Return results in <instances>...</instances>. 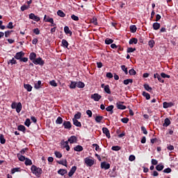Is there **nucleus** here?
Segmentation results:
<instances>
[{"label":"nucleus","mask_w":178,"mask_h":178,"mask_svg":"<svg viewBox=\"0 0 178 178\" xmlns=\"http://www.w3.org/2000/svg\"><path fill=\"white\" fill-rule=\"evenodd\" d=\"M31 170L33 175H35L37 177H40L42 173V170L35 165H33L31 168Z\"/></svg>","instance_id":"f257e3e1"},{"label":"nucleus","mask_w":178,"mask_h":178,"mask_svg":"<svg viewBox=\"0 0 178 178\" xmlns=\"http://www.w3.org/2000/svg\"><path fill=\"white\" fill-rule=\"evenodd\" d=\"M33 63H34V65H40V66H44L45 62H44L42 58L39 57L33 60Z\"/></svg>","instance_id":"f03ea898"},{"label":"nucleus","mask_w":178,"mask_h":178,"mask_svg":"<svg viewBox=\"0 0 178 178\" xmlns=\"http://www.w3.org/2000/svg\"><path fill=\"white\" fill-rule=\"evenodd\" d=\"M84 162L87 166H92V165H94V160L88 157L84 159Z\"/></svg>","instance_id":"7ed1b4c3"},{"label":"nucleus","mask_w":178,"mask_h":178,"mask_svg":"<svg viewBox=\"0 0 178 178\" xmlns=\"http://www.w3.org/2000/svg\"><path fill=\"white\" fill-rule=\"evenodd\" d=\"M90 98L91 99H94L95 101L98 102L101 98H102V96H101L98 93H95L93 95H91Z\"/></svg>","instance_id":"20e7f679"},{"label":"nucleus","mask_w":178,"mask_h":178,"mask_svg":"<svg viewBox=\"0 0 178 178\" xmlns=\"http://www.w3.org/2000/svg\"><path fill=\"white\" fill-rule=\"evenodd\" d=\"M24 55H25L24 52L19 51V52L16 53L14 58L15 59H17V60H20L22 59V58H23V56H24Z\"/></svg>","instance_id":"39448f33"},{"label":"nucleus","mask_w":178,"mask_h":178,"mask_svg":"<svg viewBox=\"0 0 178 178\" xmlns=\"http://www.w3.org/2000/svg\"><path fill=\"white\" fill-rule=\"evenodd\" d=\"M111 168V164L106 163V161H104L101 163V168L105 169V170H108Z\"/></svg>","instance_id":"423d86ee"},{"label":"nucleus","mask_w":178,"mask_h":178,"mask_svg":"<svg viewBox=\"0 0 178 178\" xmlns=\"http://www.w3.org/2000/svg\"><path fill=\"white\" fill-rule=\"evenodd\" d=\"M76 170H77V167L76 165L72 166L68 172L69 177H72L76 173Z\"/></svg>","instance_id":"0eeeda50"},{"label":"nucleus","mask_w":178,"mask_h":178,"mask_svg":"<svg viewBox=\"0 0 178 178\" xmlns=\"http://www.w3.org/2000/svg\"><path fill=\"white\" fill-rule=\"evenodd\" d=\"M63 126L64 127V129H67L68 130L72 129V123L70 121H64Z\"/></svg>","instance_id":"6e6552de"},{"label":"nucleus","mask_w":178,"mask_h":178,"mask_svg":"<svg viewBox=\"0 0 178 178\" xmlns=\"http://www.w3.org/2000/svg\"><path fill=\"white\" fill-rule=\"evenodd\" d=\"M29 19L34 20L35 22H40V17L36 16L34 13H31L29 15Z\"/></svg>","instance_id":"1a4fd4ad"},{"label":"nucleus","mask_w":178,"mask_h":178,"mask_svg":"<svg viewBox=\"0 0 178 178\" xmlns=\"http://www.w3.org/2000/svg\"><path fill=\"white\" fill-rule=\"evenodd\" d=\"M175 104L173 102H163V106L165 109L168 108H172V106H174Z\"/></svg>","instance_id":"9d476101"},{"label":"nucleus","mask_w":178,"mask_h":178,"mask_svg":"<svg viewBox=\"0 0 178 178\" xmlns=\"http://www.w3.org/2000/svg\"><path fill=\"white\" fill-rule=\"evenodd\" d=\"M102 131H103L104 134L106 135V137H107V138H109L111 137V133L109 132V129H108V128L103 127Z\"/></svg>","instance_id":"9b49d317"},{"label":"nucleus","mask_w":178,"mask_h":178,"mask_svg":"<svg viewBox=\"0 0 178 178\" xmlns=\"http://www.w3.org/2000/svg\"><path fill=\"white\" fill-rule=\"evenodd\" d=\"M68 141H70V144H74L77 143V137L72 136L68 138Z\"/></svg>","instance_id":"f8f14e48"},{"label":"nucleus","mask_w":178,"mask_h":178,"mask_svg":"<svg viewBox=\"0 0 178 178\" xmlns=\"http://www.w3.org/2000/svg\"><path fill=\"white\" fill-rule=\"evenodd\" d=\"M154 79H157L160 83H164L165 81L162 79V76L159 74L156 73L154 74Z\"/></svg>","instance_id":"ddd939ff"},{"label":"nucleus","mask_w":178,"mask_h":178,"mask_svg":"<svg viewBox=\"0 0 178 178\" xmlns=\"http://www.w3.org/2000/svg\"><path fill=\"white\" fill-rule=\"evenodd\" d=\"M41 87H42L41 81H38L37 83H35L34 88H35V90H40Z\"/></svg>","instance_id":"4468645a"},{"label":"nucleus","mask_w":178,"mask_h":178,"mask_svg":"<svg viewBox=\"0 0 178 178\" xmlns=\"http://www.w3.org/2000/svg\"><path fill=\"white\" fill-rule=\"evenodd\" d=\"M17 156L19 161H20L21 162H24V161H26V156L20 154V153H18L17 154Z\"/></svg>","instance_id":"2eb2a0df"},{"label":"nucleus","mask_w":178,"mask_h":178,"mask_svg":"<svg viewBox=\"0 0 178 178\" xmlns=\"http://www.w3.org/2000/svg\"><path fill=\"white\" fill-rule=\"evenodd\" d=\"M113 105H111V106H108V107L106 108V111L107 112H110V114L111 115H113Z\"/></svg>","instance_id":"dca6fc26"},{"label":"nucleus","mask_w":178,"mask_h":178,"mask_svg":"<svg viewBox=\"0 0 178 178\" xmlns=\"http://www.w3.org/2000/svg\"><path fill=\"white\" fill-rule=\"evenodd\" d=\"M74 151H76V152H81V151H83V146L80 145H76L74 147Z\"/></svg>","instance_id":"f3484780"},{"label":"nucleus","mask_w":178,"mask_h":178,"mask_svg":"<svg viewBox=\"0 0 178 178\" xmlns=\"http://www.w3.org/2000/svg\"><path fill=\"white\" fill-rule=\"evenodd\" d=\"M73 124L76 127H81V122H79L76 119H72Z\"/></svg>","instance_id":"a211bd4d"},{"label":"nucleus","mask_w":178,"mask_h":178,"mask_svg":"<svg viewBox=\"0 0 178 178\" xmlns=\"http://www.w3.org/2000/svg\"><path fill=\"white\" fill-rule=\"evenodd\" d=\"M24 88L25 90H26L29 92H31V90H33V86H31V85H30V84H24Z\"/></svg>","instance_id":"6ab92c4d"},{"label":"nucleus","mask_w":178,"mask_h":178,"mask_svg":"<svg viewBox=\"0 0 178 178\" xmlns=\"http://www.w3.org/2000/svg\"><path fill=\"white\" fill-rule=\"evenodd\" d=\"M35 58H37V54H35V53L32 52L30 54L29 59L32 60V62H34V60H35Z\"/></svg>","instance_id":"aec40b11"},{"label":"nucleus","mask_w":178,"mask_h":178,"mask_svg":"<svg viewBox=\"0 0 178 178\" xmlns=\"http://www.w3.org/2000/svg\"><path fill=\"white\" fill-rule=\"evenodd\" d=\"M116 106L118 109H120L121 111H124V109H126V106L120 104V102L116 103Z\"/></svg>","instance_id":"412c9836"},{"label":"nucleus","mask_w":178,"mask_h":178,"mask_svg":"<svg viewBox=\"0 0 178 178\" xmlns=\"http://www.w3.org/2000/svg\"><path fill=\"white\" fill-rule=\"evenodd\" d=\"M170 124V120L169 118H165L164 123L163 124V127H168Z\"/></svg>","instance_id":"4be33fe9"},{"label":"nucleus","mask_w":178,"mask_h":178,"mask_svg":"<svg viewBox=\"0 0 178 178\" xmlns=\"http://www.w3.org/2000/svg\"><path fill=\"white\" fill-rule=\"evenodd\" d=\"M44 22H46L47 23H52L53 20H54V18H51L49 17H47V15H44Z\"/></svg>","instance_id":"5701e85b"},{"label":"nucleus","mask_w":178,"mask_h":178,"mask_svg":"<svg viewBox=\"0 0 178 178\" xmlns=\"http://www.w3.org/2000/svg\"><path fill=\"white\" fill-rule=\"evenodd\" d=\"M153 29L154 30H159V29H161V24L158 22H154L153 24Z\"/></svg>","instance_id":"b1692460"},{"label":"nucleus","mask_w":178,"mask_h":178,"mask_svg":"<svg viewBox=\"0 0 178 178\" xmlns=\"http://www.w3.org/2000/svg\"><path fill=\"white\" fill-rule=\"evenodd\" d=\"M58 175H60L61 176H65V175H66V173H67V170H65V169H60L58 171Z\"/></svg>","instance_id":"393cba45"},{"label":"nucleus","mask_w":178,"mask_h":178,"mask_svg":"<svg viewBox=\"0 0 178 178\" xmlns=\"http://www.w3.org/2000/svg\"><path fill=\"white\" fill-rule=\"evenodd\" d=\"M25 165L26 166H31V165H33V161H31V159L26 158L25 159Z\"/></svg>","instance_id":"a878e982"},{"label":"nucleus","mask_w":178,"mask_h":178,"mask_svg":"<svg viewBox=\"0 0 178 178\" xmlns=\"http://www.w3.org/2000/svg\"><path fill=\"white\" fill-rule=\"evenodd\" d=\"M16 112L17 113H20L21 111H22V103L19 102L17 104V107H16Z\"/></svg>","instance_id":"bb28decb"},{"label":"nucleus","mask_w":178,"mask_h":178,"mask_svg":"<svg viewBox=\"0 0 178 178\" xmlns=\"http://www.w3.org/2000/svg\"><path fill=\"white\" fill-rule=\"evenodd\" d=\"M103 120H104V116L97 115L95 118V122L97 123H101V121H102Z\"/></svg>","instance_id":"cd10ccee"},{"label":"nucleus","mask_w":178,"mask_h":178,"mask_svg":"<svg viewBox=\"0 0 178 178\" xmlns=\"http://www.w3.org/2000/svg\"><path fill=\"white\" fill-rule=\"evenodd\" d=\"M64 31H65V34H70V35H72V34L71 30L69 29V26H65Z\"/></svg>","instance_id":"c85d7f7f"},{"label":"nucleus","mask_w":178,"mask_h":178,"mask_svg":"<svg viewBox=\"0 0 178 178\" xmlns=\"http://www.w3.org/2000/svg\"><path fill=\"white\" fill-rule=\"evenodd\" d=\"M85 86L84 83L81 81L76 82V87H78V88H84Z\"/></svg>","instance_id":"c756f323"},{"label":"nucleus","mask_w":178,"mask_h":178,"mask_svg":"<svg viewBox=\"0 0 178 178\" xmlns=\"http://www.w3.org/2000/svg\"><path fill=\"white\" fill-rule=\"evenodd\" d=\"M163 168H165V166L162 164H158L156 166V170H158V172H161V170H163Z\"/></svg>","instance_id":"7c9ffc66"},{"label":"nucleus","mask_w":178,"mask_h":178,"mask_svg":"<svg viewBox=\"0 0 178 178\" xmlns=\"http://www.w3.org/2000/svg\"><path fill=\"white\" fill-rule=\"evenodd\" d=\"M58 163H59V165H63V166H66V168H67V161L66 160H60V161H58Z\"/></svg>","instance_id":"2f4dec72"},{"label":"nucleus","mask_w":178,"mask_h":178,"mask_svg":"<svg viewBox=\"0 0 178 178\" xmlns=\"http://www.w3.org/2000/svg\"><path fill=\"white\" fill-rule=\"evenodd\" d=\"M77 87V82L76 81H71V83L70 85V88L74 89Z\"/></svg>","instance_id":"473e14b6"},{"label":"nucleus","mask_w":178,"mask_h":178,"mask_svg":"<svg viewBox=\"0 0 178 178\" xmlns=\"http://www.w3.org/2000/svg\"><path fill=\"white\" fill-rule=\"evenodd\" d=\"M61 42L63 47H64L65 48H67V47H69V42H67V40L63 39Z\"/></svg>","instance_id":"72a5a7b5"},{"label":"nucleus","mask_w":178,"mask_h":178,"mask_svg":"<svg viewBox=\"0 0 178 178\" xmlns=\"http://www.w3.org/2000/svg\"><path fill=\"white\" fill-rule=\"evenodd\" d=\"M130 31L131 33H136V31H137V26H136V25H131Z\"/></svg>","instance_id":"f704fd0d"},{"label":"nucleus","mask_w":178,"mask_h":178,"mask_svg":"<svg viewBox=\"0 0 178 178\" xmlns=\"http://www.w3.org/2000/svg\"><path fill=\"white\" fill-rule=\"evenodd\" d=\"M0 143L1 144H5L6 143V139H5V136L3 134L0 135Z\"/></svg>","instance_id":"c9c22d12"},{"label":"nucleus","mask_w":178,"mask_h":178,"mask_svg":"<svg viewBox=\"0 0 178 178\" xmlns=\"http://www.w3.org/2000/svg\"><path fill=\"white\" fill-rule=\"evenodd\" d=\"M63 122V119L61 117H58L57 120H56V124H62Z\"/></svg>","instance_id":"e433bc0d"},{"label":"nucleus","mask_w":178,"mask_h":178,"mask_svg":"<svg viewBox=\"0 0 178 178\" xmlns=\"http://www.w3.org/2000/svg\"><path fill=\"white\" fill-rule=\"evenodd\" d=\"M123 83L125 86H128V84H130V83H133V79H125L124 80Z\"/></svg>","instance_id":"4c0bfd02"},{"label":"nucleus","mask_w":178,"mask_h":178,"mask_svg":"<svg viewBox=\"0 0 178 178\" xmlns=\"http://www.w3.org/2000/svg\"><path fill=\"white\" fill-rule=\"evenodd\" d=\"M57 15L58 16H60V17H65V16H66V14H65V13H63V11L59 10L57 12Z\"/></svg>","instance_id":"58836bf2"},{"label":"nucleus","mask_w":178,"mask_h":178,"mask_svg":"<svg viewBox=\"0 0 178 178\" xmlns=\"http://www.w3.org/2000/svg\"><path fill=\"white\" fill-rule=\"evenodd\" d=\"M137 42H138V40H137V38H131L129 40V44H137Z\"/></svg>","instance_id":"ea45409f"},{"label":"nucleus","mask_w":178,"mask_h":178,"mask_svg":"<svg viewBox=\"0 0 178 178\" xmlns=\"http://www.w3.org/2000/svg\"><path fill=\"white\" fill-rule=\"evenodd\" d=\"M143 96L145 97L146 98V99H150V98H151V95H149V93H148L147 92H143Z\"/></svg>","instance_id":"a19ab883"},{"label":"nucleus","mask_w":178,"mask_h":178,"mask_svg":"<svg viewBox=\"0 0 178 178\" xmlns=\"http://www.w3.org/2000/svg\"><path fill=\"white\" fill-rule=\"evenodd\" d=\"M144 88H145V90H146V91H149V92L152 91V88H151L149 86V85H148V84H145L144 85Z\"/></svg>","instance_id":"79ce46f5"},{"label":"nucleus","mask_w":178,"mask_h":178,"mask_svg":"<svg viewBox=\"0 0 178 178\" xmlns=\"http://www.w3.org/2000/svg\"><path fill=\"white\" fill-rule=\"evenodd\" d=\"M10 63L11 65H16V63H17V61H16V60L15 59V58H13L11 60H9V61L8 62V64L10 65Z\"/></svg>","instance_id":"37998d69"},{"label":"nucleus","mask_w":178,"mask_h":178,"mask_svg":"<svg viewBox=\"0 0 178 178\" xmlns=\"http://www.w3.org/2000/svg\"><path fill=\"white\" fill-rule=\"evenodd\" d=\"M104 91L106 94H111V88H109L108 85L104 86Z\"/></svg>","instance_id":"c03bdc74"},{"label":"nucleus","mask_w":178,"mask_h":178,"mask_svg":"<svg viewBox=\"0 0 178 178\" xmlns=\"http://www.w3.org/2000/svg\"><path fill=\"white\" fill-rule=\"evenodd\" d=\"M25 126H26V127H30V124H31V121L30 120L29 118H27L24 122Z\"/></svg>","instance_id":"a18cd8bd"},{"label":"nucleus","mask_w":178,"mask_h":178,"mask_svg":"<svg viewBox=\"0 0 178 178\" xmlns=\"http://www.w3.org/2000/svg\"><path fill=\"white\" fill-rule=\"evenodd\" d=\"M121 69L124 72L125 74H129V71L127 70L126 65H121Z\"/></svg>","instance_id":"49530a36"},{"label":"nucleus","mask_w":178,"mask_h":178,"mask_svg":"<svg viewBox=\"0 0 178 178\" xmlns=\"http://www.w3.org/2000/svg\"><path fill=\"white\" fill-rule=\"evenodd\" d=\"M148 45L150 47V48H154V45H155V42L154 40H150L148 42Z\"/></svg>","instance_id":"de8ad7c7"},{"label":"nucleus","mask_w":178,"mask_h":178,"mask_svg":"<svg viewBox=\"0 0 178 178\" xmlns=\"http://www.w3.org/2000/svg\"><path fill=\"white\" fill-rule=\"evenodd\" d=\"M113 42V40L110 39V38H106L105 40V44H106L107 45H109L110 44H112Z\"/></svg>","instance_id":"09e8293b"},{"label":"nucleus","mask_w":178,"mask_h":178,"mask_svg":"<svg viewBox=\"0 0 178 178\" xmlns=\"http://www.w3.org/2000/svg\"><path fill=\"white\" fill-rule=\"evenodd\" d=\"M18 130L19 131H26V127H24V125H19Z\"/></svg>","instance_id":"8fccbe9b"},{"label":"nucleus","mask_w":178,"mask_h":178,"mask_svg":"<svg viewBox=\"0 0 178 178\" xmlns=\"http://www.w3.org/2000/svg\"><path fill=\"white\" fill-rule=\"evenodd\" d=\"M49 84L52 86V87H58V83H56L55 80L50 81Z\"/></svg>","instance_id":"3c124183"},{"label":"nucleus","mask_w":178,"mask_h":178,"mask_svg":"<svg viewBox=\"0 0 178 178\" xmlns=\"http://www.w3.org/2000/svg\"><path fill=\"white\" fill-rule=\"evenodd\" d=\"M161 76L162 77V79H170V75H168V74H165L164 72H162L161 74Z\"/></svg>","instance_id":"603ef678"},{"label":"nucleus","mask_w":178,"mask_h":178,"mask_svg":"<svg viewBox=\"0 0 178 178\" xmlns=\"http://www.w3.org/2000/svg\"><path fill=\"white\" fill-rule=\"evenodd\" d=\"M54 155L56 156V158L60 159L62 158V153H60V152H54Z\"/></svg>","instance_id":"864d4df0"},{"label":"nucleus","mask_w":178,"mask_h":178,"mask_svg":"<svg viewBox=\"0 0 178 178\" xmlns=\"http://www.w3.org/2000/svg\"><path fill=\"white\" fill-rule=\"evenodd\" d=\"M111 149H112L113 151H120L121 147H120V146H113V147H111Z\"/></svg>","instance_id":"5fc2aeb1"},{"label":"nucleus","mask_w":178,"mask_h":178,"mask_svg":"<svg viewBox=\"0 0 178 178\" xmlns=\"http://www.w3.org/2000/svg\"><path fill=\"white\" fill-rule=\"evenodd\" d=\"M129 74H130V76H136V70H134V69H131L129 71Z\"/></svg>","instance_id":"6e6d98bb"},{"label":"nucleus","mask_w":178,"mask_h":178,"mask_svg":"<svg viewBox=\"0 0 178 178\" xmlns=\"http://www.w3.org/2000/svg\"><path fill=\"white\" fill-rule=\"evenodd\" d=\"M80 118H81V113L78 112L76 114L74 115V118L73 119H76L77 120V119H80Z\"/></svg>","instance_id":"4d7b16f0"},{"label":"nucleus","mask_w":178,"mask_h":178,"mask_svg":"<svg viewBox=\"0 0 178 178\" xmlns=\"http://www.w3.org/2000/svg\"><path fill=\"white\" fill-rule=\"evenodd\" d=\"M91 22L92 23V24H95V26H98V22H97V18L93 17L91 19Z\"/></svg>","instance_id":"13d9d810"},{"label":"nucleus","mask_w":178,"mask_h":178,"mask_svg":"<svg viewBox=\"0 0 178 178\" xmlns=\"http://www.w3.org/2000/svg\"><path fill=\"white\" fill-rule=\"evenodd\" d=\"M19 170H20V168H13L11 170V173L12 175H14V173H16V172H19Z\"/></svg>","instance_id":"bf43d9fd"},{"label":"nucleus","mask_w":178,"mask_h":178,"mask_svg":"<svg viewBox=\"0 0 178 178\" xmlns=\"http://www.w3.org/2000/svg\"><path fill=\"white\" fill-rule=\"evenodd\" d=\"M29 6H26V5L22 6L21 10L22 12H24V10H27V9H29Z\"/></svg>","instance_id":"052dcab7"},{"label":"nucleus","mask_w":178,"mask_h":178,"mask_svg":"<svg viewBox=\"0 0 178 178\" xmlns=\"http://www.w3.org/2000/svg\"><path fill=\"white\" fill-rule=\"evenodd\" d=\"M134 51H136V48L129 47V48L127 49V52L128 54H130V53H131V52H134Z\"/></svg>","instance_id":"680f3d73"},{"label":"nucleus","mask_w":178,"mask_h":178,"mask_svg":"<svg viewBox=\"0 0 178 178\" xmlns=\"http://www.w3.org/2000/svg\"><path fill=\"white\" fill-rule=\"evenodd\" d=\"M86 115H88V118H92V111L90 110H87Z\"/></svg>","instance_id":"e2e57ef3"},{"label":"nucleus","mask_w":178,"mask_h":178,"mask_svg":"<svg viewBox=\"0 0 178 178\" xmlns=\"http://www.w3.org/2000/svg\"><path fill=\"white\" fill-rule=\"evenodd\" d=\"M71 19H72V20H74L75 22H79V17L75 15H72L71 16Z\"/></svg>","instance_id":"0e129e2a"},{"label":"nucleus","mask_w":178,"mask_h":178,"mask_svg":"<svg viewBox=\"0 0 178 178\" xmlns=\"http://www.w3.org/2000/svg\"><path fill=\"white\" fill-rule=\"evenodd\" d=\"M172 172V169L170 168H168L163 170V173H170Z\"/></svg>","instance_id":"69168bd1"},{"label":"nucleus","mask_w":178,"mask_h":178,"mask_svg":"<svg viewBox=\"0 0 178 178\" xmlns=\"http://www.w3.org/2000/svg\"><path fill=\"white\" fill-rule=\"evenodd\" d=\"M62 145L63 146V148L66 149V151H70V146H69V145L62 144Z\"/></svg>","instance_id":"338daca9"},{"label":"nucleus","mask_w":178,"mask_h":178,"mask_svg":"<svg viewBox=\"0 0 178 178\" xmlns=\"http://www.w3.org/2000/svg\"><path fill=\"white\" fill-rule=\"evenodd\" d=\"M121 122H122V123H129V118H124L121 120Z\"/></svg>","instance_id":"774afa93"}]
</instances>
